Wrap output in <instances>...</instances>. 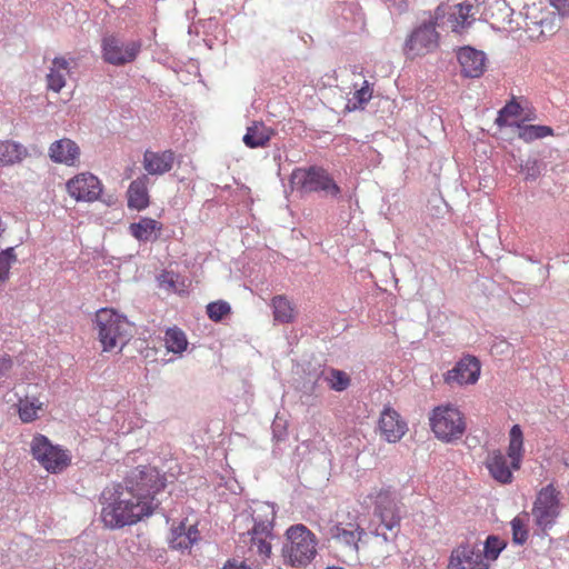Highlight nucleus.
<instances>
[{"instance_id":"f257e3e1","label":"nucleus","mask_w":569,"mask_h":569,"mask_svg":"<svg viewBox=\"0 0 569 569\" xmlns=\"http://www.w3.org/2000/svg\"><path fill=\"white\" fill-rule=\"evenodd\" d=\"M164 487V478L156 468H136L122 483L107 487L101 492V519L104 526L118 529L150 516L160 505L156 495Z\"/></svg>"},{"instance_id":"f03ea898","label":"nucleus","mask_w":569,"mask_h":569,"mask_svg":"<svg viewBox=\"0 0 569 569\" xmlns=\"http://www.w3.org/2000/svg\"><path fill=\"white\" fill-rule=\"evenodd\" d=\"M266 509L269 512L264 517L242 512L233 520L234 530L241 529L242 523L246 527L250 526L246 531L239 532L238 547H247L252 555L260 557L262 560L270 558L272 540L276 538L273 531L276 512L269 510V506Z\"/></svg>"},{"instance_id":"7ed1b4c3","label":"nucleus","mask_w":569,"mask_h":569,"mask_svg":"<svg viewBox=\"0 0 569 569\" xmlns=\"http://www.w3.org/2000/svg\"><path fill=\"white\" fill-rule=\"evenodd\" d=\"M368 499L373 505L372 533L381 537L386 543L395 542L400 532V522L405 512L396 491L390 488L375 489Z\"/></svg>"},{"instance_id":"20e7f679","label":"nucleus","mask_w":569,"mask_h":569,"mask_svg":"<svg viewBox=\"0 0 569 569\" xmlns=\"http://www.w3.org/2000/svg\"><path fill=\"white\" fill-rule=\"evenodd\" d=\"M320 532L325 540L340 548L350 558L358 557L359 543L367 536L357 517H351L350 513H337L335 519L320 527Z\"/></svg>"},{"instance_id":"39448f33","label":"nucleus","mask_w":569,"mask_h":569,"mask_svg":"<svg viewBox=\"0 0 569 569\" xmlns=\"http://www.w3.org/2000/svg\"><path fill=\"white\" fill-rule=\"evenodd\" d=\"M281 548L283 563L292 568L307 567L317 556L318 539L305 525L290 526Z\"/></svg>"},{"instance_id":"423d86ee","label":"nucleus","mask_w":569,"mask_h":569,"mask_svg":"<svg viewBox=\"0 0 569 569\" xmlns=\"http://www.w3.org/2000/svg\"><path fill=\"white\" fill-rule=\"evenodd\" d=\"M94 322L103 351H111L117 347L121 350L132 337L130 322L112 309H100Z\"/></svg>"},{"instance_id":"0eeeda50","label":"nucleus","mask_w":569,"mask_h":569,"mask_svg":"<svg viewBox=\"0 0 569 569\" xmlns=\"http://www.w3.org/2000/svg\"><path fill=\"white\" fill-rule=\"evenodd\" d=\"M290 184L300 192H317L322 197L338 198L341 193L340 187L327 170L317 166L295 169L290 176Z\"/></svg>"},{"instance_id":"6e6552de","label":"nucleus","mask_w":569,"mask_h":569,"mask_svg":"<svg viewBox=\"0 0 569 569\" xmlns=\"http://www.w3.org/2000/svg\"><path fill=\"white\" fill-rule=\"evenodd\" d=\"M430 426L436 437L446 442L461 438L466 430L461 412L451 405L437 407L430 417Z\"/></svg>"},{"instance_id":"1a4fd4ad","label":"nucleus","mask_w":569,"mask_h":569,"mask_svg":"<svg viewBox=\"0 0 569 569\" xmlns=\"http://www.w3.org/2000/svg\"><path fill=\"white\" fill-rule=\"evenodd\" d=\"M437 19L438 13H436L435 19L425 21L416 27L408 36L403 44V53L408 59L426 56L438 48L440 36L436 30Z\"/></svg>"},{"instance_id":"9d476101","label":"nucleus","mask_w":569,"mask_h":569,"mask_svg":"<svg viewBox=\"0 0 569 569\" xmlns=\"http://www.w3.org/2000/svg\"><path fill=\"white\" fill-rule=\"evenodd\" d=\"M140 50V41H124L114 36H107L102 39L103 60L113 66H123L132 62Z\"/></svg>"},{"instance_id":"9b49d317","label":"nucleus","mask_w":569,"mask_h":569,"mask_svg":"<svg viewBox=\"0 0 569 569\" xmlns=\"http://www.w3.org/2000/svg\"><path fill=\"white\" fill-rule=\"evenodd\" d=\"M559 492L553 488L552 485H548L542 488L535 501L532 508V516L535 522L541 529L551 527L560 512L559 506Z\"/></svg>"},{"instance_id":"f8f14e48","label":"nucleus","mask_w":569,"mask_h":569,"mask_svg":"<svg viewBox=\"0 0 569 569\" xmlns=\"http://www.w3.org/2000/svg\"><path fill=\"white\" fill-rule=\"evenodd\" d=\"M31 452L36 460L50 472L62 470L69 463V457L59 447L52 446L44 436H37L31 442Z\"/></svg>"},{"instance_id":"ddd939ff","label":"nucleus","mask_w":569,"mask_h":569,"mask_svg":"<svg viewBox=\"0 0 569 569\" xmlns=\"http://www.w3.org/2000/svg\"><path fill=\"white\" fill-rule=\"evenodd\" d=\"M448 569H489L481 550L468 542L456 547L449 557Z\"/></svg>"},{"instance_id":"4468645a","label":"nucleus","mask_w":569,"mask_h":569,"mask_svg":"<svg viewBox=\"0 0 569 569\" xmlns=\"http://www.w3.org/2000/svg\"><path fill=\"white\" fill-rule=\"evenodd\" d=\"M67 190L77 201L92 202L99 199L102 184L92 173H80L67 182Z\"/></svg>"},{"instance_id":"2eb2a0df","label":"nucleus","mask_w":569,"mask_h":569,"mask_svg":"<svg viewBox=\"0 0 569 569\" xmlns=\"http://www.w3.org/2000/svg\"><path fill=\"white\" fill-rule=\"evenodd\" d=\"M480 375V362L476 357H463L456 366L445 375L448 385L476 383Z\"/></svg>"},{"instance_id":"dca6fc26","label":"nucleus","mask_w":569,"mask_h":569,"mask_svg":"<svg viewBox=\"0 0 569 569\" xmlns=\"http://www.w3.org/2000/svg\"><path fill=\"white\" fill-rule=\"evenodd\" d=\"M461 67V73L466 78H479L486 66V56L482 51L471 47H462L457 54Z\"/></svg>"},{"instance_id":"f3484780","label":"nucleus","mask_w":569,"mask_h":569,"mask_svg":"<svg viewBox=\"0 0 569 569\" xmlns=\"http://www.w3.org/2000/svg\"><path fill=\"white\" fill-rule=\"evenodd\" d=\"M379 429L388 442H397L406 433L407 425L395 409L388 407L381 412Z\"/></svg>"},{"instance_id":"a211bd4d","label":"nucleus","mask_w":569,"mask_h":569,"mask_svg":"<svg viewBox=\"0 0 569 569\" xmlns=\"http://www.w3.org/2000/svg\"><path fill=\"white\" fill-rule=\"evenodd\" d=\"M485 465L490 476L500 483H510L513 479L511 465L508 466L507 457L501 450L489 451Z\"/></svg>"},{"instance_id":"6ab92c4d","label":"nucleus","mask_w":569,"mask_h":569,"mask_svg":"<svg viewBox=\"0 0 569 569\" xmlns=\"http://www.w3.org/2000/svg\"><path fill=\"white\" fill-rule=\"evenodd\" d=\"M174 153L171 150L156 152L146 150L143 153V169L151 176H161L172 169Z\"/></svg>"},{"instance_id":"aec40b11","label":"nucleus","mask_w":569,"mask_h":569,"mask_svg":"<svg viewBox=\"0 0 569 569\" xmlns=\"http://www.w3.org/2000/svg\"><path fill=\"white\" fill-rule=\"evenodd\" d=\"M80 149L77 143L70 139H61L51 143L49 156L53 162L72 166L79 158Z\"/></svg>"},{"instance_id":"412c9836","label":"nucleus","mask_w":569,"mask_h":569,"mask_svg":"<svg viewBox=\"0 0 569 569\" xmlns=\"http://www.w3.org/2000/svg\"><path fill=\"white\" fill-rule=\"evenodd\" d=\"M200 538L199 530L196 525L186 527L181 522L178 527L171 530L169 545L174 550H187L192 547Z\"/></svg>"},{"instance_id":"4be33fe9","label":"nucleus","mask_w":569,"mask_h":569,"mask_svg":"<svg viewBox=\"0 0 569 569\" xmlns=\"http://www.w3.org/2000/svg\"><path fill=\"white\" fill-rule=\"evenodd\" d=\"M147 176L133 180L127 191L128 207L136 210H143L149 204V194L147 189Z\"/></svg>"},{"instance_id":"5701e85b","label":"nucleus","mask_w":569,"mask_h":569,"mask_svg":"<svg viewBox=\"0 0 569 569\" xmlns=\"http://www.w3.org/2000/svg\"><path fill=\"white\" fill-rule=\"evenodd\" d=\"M273 313V320L278 323H292L297 317L295 305L282 295L274 296L270 303Z\"/></svg>"},{"instance_id":"b1692460","label":"nucleus","mask_w":569,"mask_h":569,"mask_svg":"<svg viewBox=\"0 0 569 569\" xmlns=\"http://www.w3.org/2000/svg\"><path fill=\"white\" fill-rule=\"evenodd\" d=\"M68 73L69 61L62 57L54 58L50 72L47 74L48 88L59 92L66 84V74Z\"/></svg>"},{"instance_id":"393cba45","label":"nucleus","mask_w":569,"mask_h":569,"mask_svg":"<svg viewBox=\"0 0 569 569\" xmlns=\"http://www.w3.org/2000/svg\"><path fill=\"white\" fill-rule=\"evenodd\" d=\"M28 156L27 148L21 143L0 141V166H12L21 162Z\"/></svg>"},{"instance_id":"a878e982","label":"nucleus","mask_w":569,"mask_h":569,"mask_svg":"<svg viewBox=\"0 0 569 569\" xmlns=\"http://www.w3.org/2000/svg\"><path fill=\"white\" fill-rule=\"evenodd\" d=\"M507 453L511 460V467L518 470L523 456V435L519 425H515L510 429Z\"/></svg>"},{"instance_id":"bb28decb","label":"nucleus","mask_w":569,"mask_h":569,"mask_svg":"<svg viewBox=\"0 0 569 569\" xmlns=\"http://www.w3.org/2000/svg\"><path fill=\"white\" fill-rule=\"evenodd\" d=\"M271 134V129L266 127L262 122H253L248 127L242 140L249 148H259L264 147L269 142Z\"/></svg>"},{"instance_id":"cd10ccee","label":"nucleus","mask_w":569,"mask_h":569,"mask_svg":"<svg viewBox=\"0 0 569 569\" xmlns=\"http://www.w3.org/2000/svg\"><path fill=\"white\" fill-rule=\"evenodd\" d=\"M161 224L151 218H142L138 222L130 224V233L139 241L147 242L156 240L157 237H152L156 230H160Z\"/></svg>"},{"instance_id":"c85d7f7f","label":"nucleus","mask_w":569,"mask_h":569,"mask_svg":"<svg viewBox=\"0 0 569 569\" xmlns=\"http://www.w3.org/2000/svg\"><path fill=\"white\" fill-rule=\"evenodd\" d=\"M515 127L518 130L517 136L525 142H531L533 140L542 139L553 134V129L549 126L523 124L515 122Z\"/></svg>"},{"instance_id":"c756f323","label":"nucleus","mask_w":569,"mask_h":569,"mask_svg":"<svg viewBox=\"0 0 569 569\" xmlns=\"http://www.w3.org/2000/svg\"><path fill=\"white\" fill-rule=\"evenodd\" d=\"M164 341L167 349L174 353H181L188 346L184 332L178 328H169L166 331Z\"/></svg>"},{"instance_id":"7c9ffc66","label":"nucleus","mask_w":569,"mask_h":569,"mask_svg":"<svg viewBox=\"0 0 569 569\" xmlns=\"http://www.w3.org/2000/svg\"><path fill=\"white\" fill-rule=\"evenodd\" d=\"M506 548V542L500 539L498 536L490 535L487 537L483 546L482 556L483 559L489 563V561H495L500 552Z\"/></svg>"},{"instance_id":"2f4dec72","label":"nucleus","mask_w":569,"mask_h":569,"mask_svg":"<svg viewBox=\"0 0 569 569\" xmlns=\"http://www.w3.org/2000/svg\"><path fill=\"white\" fill-rule=\"evenodd\" d=\"M530 38L546 39L556 32L555 18H542L538 22H533V27H528Z\"/></svg>"},{"instance_id":"473e14b6","label":"nucleus","mask_w":569,"mask_h":569,"mask_svg":"<svg viewBox=\"0 0 569 569\" xmlns=\"http://www.w3.org/2000/svg\"><path fill=\"white\" fill-rule=\"evenodd\" d=\"M325 379L329 383L330 388L336 391H343L350 385L349 376L345 371L338 369H330Z\"/></svg>"},{"instance_id":"72a5a7b5","label":"nucleus","mask_w":569,"mask_h":569,"mask_svg":"<svg viewBox=\"0 0 569 569\" xmlns=\"http://www.w3.org/2000/svg\"><path fill=\"white\" fill-rule=\"evenodd\" d=\"M17 261L14 248L10 247L0 252V283L9 278L11 264Z\"/></svg>"},{"instance_id":"f704fd0d","label":"nucleus","mask_w":569,"mask_h":569,"mask_svg":"<svg viewBox=\"0 0 569 569\" xmlns=\"http://www.w3.org/2000/svg\"><path fill=\"white\" fill-rule=\"evenodd\" d=\"M230 312H231L230 305L223 300L210 302L207 306V315L214 322L221 321Z\"/></svg>"},{"instance_id":"c9c22d12","label":"nucleus","mask_w":569,"mask_h":569,"mask_svg":"<svg viewBox=\"0 0 569 569\" xmlns=\"http://www.w3.org/2000/svg\"><path fill=\"white\" fill-rule=\"evenodd\" d=\"M371 97L372 89L370 88L369 82L365 80L362 87L356 90V92L353 93L352 100H355L356 102H353L352 107L348 106V108L350 110L362 109L363 106L371 99Z\"/></svg>"},{"instance_id":"e433bc0d","label":"nucleus","mask_w":569,"mask_h":569,"mask_svg":"<svg viewBox=\"0 0 569 569\" xmlns=\"http://www.w3.org/2000/svg\"><path fill=\"white\" fill-rule=\"evenodd\" d=\"M542 170V162L538 159H528L520 166V171L526 174V179L536 180Z\"/></svg>"},{"instance_id":"4c0bfd02","label":"nucleus","mask_w":569,"mask_h":569,"mask_svg":"<svg viewBox=\"0 0 569 569\" xmlns=\"http://www.w3.org/2000/svg\"><path fill=\"white\" fill-rule=\"evenodd\" d=\"M512 540L517 545H523L528 539V531L525 528V522L520 517H516L511 521Z\"/></svg>"},{"instance_id":"58836bf2","label":"nucleus","mask_w":569,"mask_h":569,"mask_svg":"<svg viewBox=\"0 0 569 569\" xmlns=\"http://www.w3.org/2000/svg\"><path fill=\"white\" fill-rule=\"evenodd\" d=\"M39 407L33 402L24 401L20 403L19 416L23 422H30L36 419Z\"/></svg>"},{"instance_id":"ea45409f","label":"nucleus","mask_w":569,"mask_h":569,"mask_svg":"<svg viewBox=\"0 0 569 569\" xmlns=\"http://www.w3.org/2000/svg\"><path fill=\"white\" fill-rule=\"evenodd\" d=\"M272 435L277 442L283 441L287 438L286 421L281 419H274L272 422Z\"/></svg>"},{"instance_id":"a19ab883","label":"nucleus","mask_w":569,"mask_h":569,"mask_svg":"<svg viewBox=\"0 0 569 569\" xmlns=\"http://www.w3.org/2000/svg\"><path fill=\"white\" fill-rule=\"evenodd\" d=\"M12 368V359L9 355H0V378L6 377Z\"/></svg>"},{"instance_id":"79ce46f5","label":"nucleus","mask_w":569,"mask_h":569,"mask_svg":"<svg viewBox=\"0 0 569 569\" xmlns=\"http://www.w3.org/2000/svg\"><path fill=\"white\" fill-rule=\"evenodd\" d=\"M521 107L516 101H510L507 103L502 109V113H505L507 117H517L520 113Z\"/></svg>"},{"instance_id":"37998d69","label":"nucleus","mask_w":569,"mask_h":569,"mask_svg":"<svg viewBox=\"0 0 569 569\" xmlns=\"http://www.w3.org/2000/svg\"><path fill=\"white\" fill-rule=\"evenodd\" d=\"M551 4L561 16L569 17V0H551Z\"/></svg>"},{"instance_id":"c03bdc74","label":"nucleus","mask_w":569,"mask_h":569,"mask_svg":"<svg viewBox=\"0 0 569 569\" xmlns=\"http://www.w3.org/2000/svg\"><path fill=\"white\" fill-rule=\"evenodd\" d=\"M389 8L396 9L399 13L408 9L407 0H382Z\"/></svg>"},{"instance_id":"a18cd8bd","label":"nucleus","mask_w":569,"mask_h":569,"mask_svg":"<svg viewBox=\"0 0 569 569\" xmlns=\"http://www.w3.org/2000/svg\"><path fill=\"white\" fill-rule=\"evenodd\" d=\"M458 9L459 18L462 20V22H466L468 17L471 14L473 6L471 3L463 2L458 4Z\"/></svg>"},{"instance_id":"49530a36","label":"nucleus","mask_w":569,"mask_h":569,"mask_svg":"<svg viewBox=\"0 0 569 569\" xmlns=\"http://www.w3.org/2000/svg\"><path fill=\"white\" fill-rule=\"evenodd\" d=\"M222 569H252V568L247 566L243 561L239 562L233 559V560H228Z\"/></svg>"},{"instance_id":"de8ad7c7","label":"nucleus","mask_w":569,"mask_h":569,"mask_svg":"<svg viewBox=\"0 0 569 569\" xmlns=\"http://www.w3.org/2000/svg\"><path fill=\"white\" fill-rule=\"evenodd\" d=\"M495 122L500 128L506 127V126H515V123H508L507 116L505 113H502L501 110L498 112V117L496 118Z\"/></svg>"},{"instance_id":"09e8293b","label":"nucleus","mask_w":569,"mask_h":569,"mask_svg":"<svg viewBox=\"0 0 569 569\" xmlns=\"http://www.w3.org/2000/svg\"><path fill=\"white\" fill-rule=\"evenodd\" d=\"M163 282H166V280H163ZM167 284L169 287H174V280L172 278H170V280L167 281Z\"/></svg>"}]
</instances>
